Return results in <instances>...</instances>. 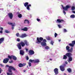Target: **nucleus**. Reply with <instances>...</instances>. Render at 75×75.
Masks as SVG:
<instances>
[{"label":"nucleus","instance_id":"obj_1","mask_svg":"<svg viewBox=\"0 0 75 75\" xmlns=\"http://www.w3.org/2000/svg\"><path fill=\"white\" fill-rule=\"evenodd\" d=\"M37 43H41L40 44L42 47H45L47 46V40L45 39H43L42 37L39 38L37 37Z\"/></svg>","mask_w":75,"mask_h":75},{"label":"nucleus","instance_id":"obj_2","mask_svg":"<svg viewBox=\"0 0 75 75\" xmlns=\"http://www.w3.org/2000/svg\"><path fill=\"white\" fill-rule=\"evenodd\" d=\"M25 45V43L23 42H21L19 43H18L17 47H18L19 49L21 50V49L22 48L21 47V46L22 47H24Z\"/></svg>","mask_w":75,"mask_h":75},{"label":"nucleus","instance_id":"obj_3","mask_svg":"<svg viewBox=\"0 0 75 75\" xmlns=\"http://www.w3.org/2000/svg\"><path fill=\"white\" fill-rule=\"evenodd\" d=\"M6 66L7 67H9L8 68V71L9 72H11V70L14 71H15L16 70V69L12 66H9L8 65H6Z\"/></svg>","mask_w":75,"mask_h":75},{"label":"nucleus","instance_id":"obj_4","mask_svg":"<svg viewBox=\"0 0 75 75\" xmlns=\"http://www.w3.org/2000/svg\"><path fill=\"white\" fill-rule=\"evenodd\" d=\"M62 8L63 10H65V11H67L68 10V8H70V6H69L68 5H67L65 7H64V6L63 5H62Z\"/></svg>","mask_w":75,"mask_h":75},{"label":"nucleus","instance_id":"obj_5","mask_svg":"<svg viewBox=\"0 0 75 75\" xmlns=\"http://www.w3.org/2000/svg\"><path fill=\"white\" fill-rule=\"evenodd\" d=\"M35 53L34 51L33 50H30L29 51V55H32L34 54Z\"/></svg>","mask_w":75,"mask_h":75},{"label":"nucleus","instance_id":"obj_6","mask_svg":"<svg viewBox=\"0 0 75 75\" xmlns=\"http://www.w3.org/2000/svg\"><path fill=\"white\" fill-rule=\"evenodd\" d=\"M8 16L9 18L11 19H13V13H8Z\"/></svg>","mask_w":75,"mask_h":75},{"label":"nucleus","instance_id":"obj_7","mask_svg":"<svg viewBox=\"0 0 75 75\" xmlns=\"http://www.w3.org/2000/svg\"><path fill=\"white\" fill-rule=\"evenodd\" d=\"M8 24H9V25H12V30L14 29V27L16 25H15V23H14L13 25L12 23H10V22H8Z\"/></svg>","mask_w":75,"mask_h":75},{"label":"nucleus","instance_id":"obj_8","mask_svg":"<svg viewBox=\"0 0 75 75\" xmlns=\"http://www.w3.org/2000/svg\"><path fill=\"white\" fill-rule=\"evenodd\" d=\"M9 61V59L8 58H6L3 60V62L4 64H7Z\"/></svg>","mask_w":75,"mask_h":75},{"label":"nucleus","instance_id":"obj_9","mask_svg":"<svg viewBox=\"0 0 75 75\" xmlns=\"http://www.w3.org/2000/svg\"><path fill=\"white\" fill-rule=\"evenodd\" d=\"M54 72L55 75H58V69L56 68L54 69Z\"/></svg>","mask_w":75,"mask_h":75},{"label":"nucleus","instance_id":"obj_10","mask_svg":"<svg viewBox=\"0 0 75 75\" xmlns=\"http://www.w3.org/2000/svg\"><path fill=\"white\" fill-rule=\"evenodd\" d=\"M27 37V35H26V34L25 33H24L23 34H21V35H20L19 36V37L20 38H24L25 37Z\"/></svg>","mask_w":75,"mask_h":75},{"label":"nucleus","instance_id":"obj_11","mask_svg":"<svg viewBox=\"0 0 75 75\" xmlns=\"http://www.w3.org/2000/svg\"><path fill=\"white\" fill-rule=\"evenodd\" d=\"M72 43H70L69 44V45L71 47H74V45L75 44V40L73 41L72 42Z\"/></svg>","mask_w":75,"mask_h":75},{"label":"nucleus","instance_id":"obj_12","mask_svg":"<svg viewBox=\"0 0 75 75\" xmlns=\"http://www.w3.org/2000/svg\"><path fill=\"white\" fill-rule=\"evenodd\" d=\"M72 54L70 53H67L66 54V55L68 58L72 57Z\"/></svg>","mask_w":75,"mask_h":75},{"label":"nucleus","instance_id":"obj_13","mask_svg":"<svg viewBox=\"0 0 75 75\" xmlns=\"http://www.w3.org/2000/svg\"><path fill=\"white\" fill-rule=\"evenodd\" d=\"M60 68L61 71H64L65 70L64 67L62 65L60 66Z\"/></svg>","mask_w":75,"mask_h":75},{"label":"nucleus","instance_id":"obj_14","mask_svg":"<svg viewBox=\"0 0 75 75\" xmlns=\"http://www.w3.org/2000/svg\"><path fill=\"white\" fill-rule=\"evenodd\" d=\"M4 38H0V44H1L4 42Z\"/></svg>","mask_w":75,"mask_h":75},{"label":"nucleus","instance_id":"obj_15","mask_svg":"<svg viewBox=\"0 0 75 75\" xmlns=\"http://www.w3.org/2000/svg\"><path fill=\"white\" fill-rule=\"evenodd\" d=\"M24 42L25 44L26 45V46H28V45H29V42H28L27 40H24Z\"/></svg>","mask_w":75,"mask_h":75},{"label":"nucleus","instance_id":"obj_16","mask_svg":"<svg viewBox=\"0 0 75 75\" xmlns=\"http://www.w3.org/2000/svg\"><path fill=\"white\" fill-rule=\"evenodd\" d=\"M24 24L27 23L29 24H30V22L29 21V20H28L27 19H25L24 21Z\"/></svg>","mask_w":75,"mask_h":75},{"label":"nucleus","instance_id":"obj_17","mask_svg":"<svg viewBox=\"0 0 75 75\" xmlns=\"http://www.w3.org/2000/svg\"><path fill=\"white\" fill-rule=\"evenodd\" d=\"M21 30L24 31H28V28L27 27H25L24 28L22 29Z\"/></svg>","mask_w":75,"mask_h":75},{"label":"nucleus","instance_id":"obj_18","mask_svg":"<svg viewBox=\"0 0 75 75\" xmlns=\"http://www.w3.org/2000/svg\"><path fill=\"white\" fill-rule=\"evenodd\" d=\"M57 21L58 22V23H61V22H64V21L62 19H58L57 20Z\"/></svg>","mask_w":75,"mask_h":75},{"label":"nucleus","instance_id":"obj_19","mask_svg":"<svg viewBox=\"0 0 75 75\" xmlns=\"http://www.w3.org/2000/svg\"><path fill=\"white\" fill-rule=\"evenodd\" d=\"M20 54L21 55H24V51L21 50H20Z\"/></svg>","mask_w":75,"mask_h":75},{"label":"nucleus","instance_id":"obj_20","mask_svg":"<svg viewBox=\"0 0 75 75\" xmlns=\"http://www.w3.org/2000/svg\"><path fill=\"white\" fill-rule=\"evenodd\" d=\"M40 62V60L38 59L34 60V63H38Z\"/></svg>","mask_w":75,"mask_h":75},{"label":"nucleus","instance_id":"obj_21","mask_svg":"<svg viewBox=\"0 0 75 75\" xmlns=\"http://www.w3.org/2000/svg\"><path fill=\"white\" fill-rule=\"evenodd\" d=\"M31 4L28 5V6H26L27 9V10H30V7H31Z\"/></svg>","mask_w":75,"mask_h":75},{"label":"nucleus","instance_id":"obj_22","mask_svg":"<svg viewBox=\"0 0 75 75\" xmlns=\"http://www.w3.org/2000/svg\"><path fill=\"white\" fill-rule=\"evenodd\" d=\"M12 58L13 60L15 61H16L17 60V57L15 56L12 55Z\"/></svg>","mask_w":75,"mask_h":75},{"label":"nucleus","instance_id":"obj_23","mask_svg":"<svg viewBox=\"0 0 75 75\" xmlns=\"http://www.w3.org/2000/svg\"><path fill=\"white\" fill-rule=\"evenodd\" d=\"M72 61V57H69V62L70 63V61Z\"/></svg>","mask_w":75,"mask_h":75},{"label":"nucleus","instance_id":"obj_24","mask_svg":"<svg viewBox=\"0 0 75 75\" xmlns=\"http://www.w3.org/2000/svg\"><path fill=\"white\" fill-rule=\"evenodd\" d=\"M63 59H67V56L66 55V54L63 56Z\"/></svg>","mask_w":75,"mask_h":75},{"label":"nucleus","instance_id":"obj_25","mask_svg":"<svg viewBox=\"0 0 75 75\" xmlns=\"http://www.w3.org/2000/svg\"><path fill=\"white\" fill-rule=\"evenodd\" d=\"M28 2H25L24 4V6L25 7H27L28 5Z\"/></svg>","mask_w":75,"mask_h":75},{"label":"nucleus","instance_id":"obj_26","mask_svg":"<svg viewBox=\"0 0 75 75\" xmlns=\"http://www.w3.org/2000/svg\"><path fill=\"white\" fill-rule=\"evenodd\" d=\"M12 57H13V55H11V56L10 55H8V58H9L10 59H12Z\"/></svg>","mask_w":75,"mask_h":75},{"label":"nucleus","instance_id":"obj_27","mask_svg":"<svg viewBox=\"0 0 75 75\" xmlns=\"http://www.w3.org/2000/svg\"><path fill=\"white\" fill-rule=\"evenodd\" d=\"M67 71H68L69 72H71L72 71V70L70 68H69L67 69Z\"/></svg>","mask_w":75,"mask_h":75},{"label":"nucleus","instance_id":"obj_28","mask_svg":"<svg viewBox=\"0 0 75 75\" xmlns=\"http://www.w3.org/2000/svg\"><path fill=\"white\" fill-rule=\"evenodd\" d=\"M70 17L71 18H75V15H74V14L71 15L70 16Z\"/></svg>","mask_w":75,"mask_h":75},{"label":"nucleus","instance_id":"obj_29","mask_svg":"<svg viewBox=\"0 0 75 75\" xmlns=\"http://www.w3.org/2000/svg\"><path fill=\"white\" fill-rule=\"evenodd\" d=\"M18 66L19 67H23V64L21 63H20L19 64Z\"/></svg>","mask_w":75,"mask_h":75},{"label":"nucleus","instance_id":"obj_30","mask_svg":"<svg viewBox=\"0 0 75 75\" xmlns=\"http://www.w3.org/2000/svg\"><path fill=\"white\" fill-rule=\"evenodd\" d=\"M45 49L46 50H48L50 49V47H49L48 46H47L45 47Z\"/></svg>","mask_w":75,"mask_h":75},{"label":"nucleus","instance_id":"obj_31","mask_svg":"<svg viewBox=\"0 0 75 75\" xmlns=\"http://www.w3.org/2000/svg\"><path fill=\"white\" fill-rule=\"evenodd\" d=\"M70 48L68 46H67L66 47V49L67 51H68Z\"/></svg>","mask_w":75,"mask_h":75},{"label":"nucleus","instance_id":"obj_32","mask_svg":"<svg viewBox=\"0 0 75 75\" xmlns=\"http://www.w3.org/2000/svg\"><path fill=\"white\" fill-rule=\"evenodd\" d=\"M5 32L6 33H10V32L8 31V30H5Z\"/></svg>","mask_w":75,"mask_h":75},{"label":"nucleus","instance_id":"obj_33","mask_svg":"<svg viewBox=\"0 0 75 75\" xmlns=\"http://www.w3.org/2000/svg\"><path fill=\"white\" fill-rule=\"evenodd\" d=\"M34 60H32L31 59H30V60H29V62H33L34 63Z\"/></svg>","mask_w":75,"mask_h":75},{"label":"nucleus","instance_id":"obj_34","mask_svg":"<svg viewBox=\"0 0 75 75\" xmlns=\"http://www.w3.org/2000/svg\"><path fill=\"white\" fill-rule=\"evenodd\" d=\"M18 17L19 18H21L22 17V15L21 14H19L18 15Z\"/></svg>","mask_w":75,"mask_h":75},{"label":"nucleus","instance_id":"obj_35","mask_svg":"<svg viewBox=\"0 0 75 75\" xmlns=\"http://www.w3.org/2000/svg\"><path fill=\"white\" fill-rule=\"evenodd\" d=\"M68 52H71V53L72 52V51L71 50V49H69L68 50Z\"/></svg>","mask_w":75,"mask_h":75},{"label":"nucleus","instance_id":"obj_36","mask_svg":"<svg viewBox=\"0 0 75 75\" xmlns=\"http://www.w3.org/2000/svg\"><path fill=\"white\" fill-rule=\"evenodd\" d=\"M75 6H73L71 7V10H75Z\"/></svg>","mask_w":75,"mask_h":75},{"label":"nucleus","instance_id":"obj_37","mask_svg":"<svg viewBox=\"0 0 75 75\" xmlns=\"http://www.w3.org/2000/svg\"><path fill=\"white\" fill-rule=\"evenodd\" d=\"M16 37H19V35H20V34L19 33H16Z\"/></svg>","mask_w":75,"mask_h":75},{"label":"nucleus","instance_id":"obj_38","mask_svg":"<svg viewBox=\"0 0 75 75\" xmlns=\"http://www.w3.org/2000/svg\"><path fill=\"white\" fill-rule=\"evenodd\" d=\"M28 66L29 67H31V63L30 62H29L28 63Z\"/></svg>","mask_w":75,"mask_h":75},{"label":"nucleus","instance_id":"obj_39","mask_svg":"<svg viewBox=\"0 0 75 75\" xmlns=\"http://www.w3.org/2000/svg\"><path fill=\"white\" fill-rule=\"evenodd\" d=\"M9 63H10V64H11V63H13V61L11 60V61H9Z\"/></svg>","mask_w":75,"mask_h":75},{"label":"nucleus","instance_id":"obj_40","mask_svg":"<svg viewBox=\"0 0 75 75\" xmlns=\"http://www.w3.org/2000/svg\"><path fill=\"white\" fill-rule=\"evenodd\" d=\"M58 35V34H57L56 33H54V37H57V36Z\"/></svg>","mask_w":75,"mask_h":75},{"label":"nucleus","instance_id":"obj_41","mask_svg":"<svg viewBox=\"0 0 75 75\" xmlns=\"http://www.w3.org/2000/svg\"><path fill=\"white\" fill-rule=\"evenodd\" d=\"M23 66L24 67V66H25V65H26V63H24L23 64H22Z\"/></svg>","mask_w":75,"mask_h":75},{"label":"nucleus","instance_id":"obj_42","mask_svg":"<svg viewBox=\"0 0 75 75\" xmlns=\"http://www.w3.org/2000/svg\"><path fill=\"white\" fill-rule=\"evenodd\" d=\"M58 27H59V28H61L62 27V26H61V25H58Z\"/></svg>","mask_w":75,"mask_h":75},{"label":"nucleus","instance_id":"obj_43","mask_svg":"<svg viewBox=\"0 0 75 75\" xmlns=\"http://www.w3.org/2000/svg\"><path fill=\"white\" fill-rule=\"evenodd\" d=\"M51 44L52 45H53V44H54V42L53 41H52L51 42Z\"/></svg>","mask_w":75,"mask_h":75},{"label":"nucleus","instance_id":"obj_44","mask_svg":"<svg viewBox=\"0 0 75 75\" xmlns=\"http://www.w3.org/2000/svg\"><path fill=\"white\" fill-rule=\"evenodd\" d=\"M63 12L64 15H65V14H66V12H65V11H63Z\"/></svg>","mask_w":75,"mask_h":75},{"label":"nucleus","instance_id":"obj_45","mask_svg":"<svg viewBox=\"0 0 75 75\" xmlns=\"http://www.w3.org/2000/svg\"><path fill=\"white\" fill-rule=\"evenodd\" d=\"M64 32L65 33H66V32H67V30H66V29H64Z\"/></svg>","mask_w":75,"mask_h":75},{"label":"nucleus","instance_id":"obj_46","mask_svg":"<svg viewBox=\"0 0 75 75\" xmlns=\"http://www.w3.org/2000/svg\"><path fill=\"white\" fill-rule=\"evenodd\" d=\"M17 41H18V42L20 41V39L19 38H18L17 40Z\"/></svg>","mask_w":75,"mask_h":75},{"label":"nucleus","instance_id":"obj_47","mask_svg":"<svg viewBox=\"0 0 75 75\" xmlns=\"http://www.w3.org/2000/svg\"><path fill=\"white\" fill-rule=\"evenodd\" d=\"M0 29L2 31H3V28H2V27L0 28Z\"/></svg>","mask_w":75,"mask_h":75},{"label":"nucleus","instance_id":"obj_48","mask_svg":"<svg viewBox=\"0 0 75 75\" xmlns=\"http://www.w3.org/2000/svg\"><path fill=\"white\" fill-rule=\"evenodd\" d=\"M37 20L38 21H40V19L37 18Z\"/></svg>","mask_w":75,"mask_h":75},{"label":"nucleus","instance_id":"obj_49","mask_svg":"<svg viewBox=\"0 0 75 75\" xmlns=\"http://www.w3.org/2000/svg\"><path fill=\"white\" fill-rule=\"evenodd\" d=\"M0 66L2 67H4V65H3L2 64H0Z\"/></svg>","mask_w":75,"mask_h":75},{"label":"nucleus","instance_id":"obj_50","mask_svg":"<svg viewBox=\"0 0 75 75\" xmlns=\"http://www.w3.org/2000/svg\"><path fill=\"white\" fill-rule=\"evenodd\" d=\"M11 73L9 74L10 75H13V73L12 72V70H11V72H9Z\"/></svg>","mask_w":75,"mask_h":75},{"label":"nucleus","instance_id":"obj_51","mask_svg":"<svg viewBox=\"0 0 75 75\" xmlns=\"http://www.w3.org/2000/svg\"><path fill=\"white\" fill-rule=\"evenodd\" d=\"M26 59L27 60H28V59H29V58H28V56L26 57Z\"/></svg>","mask_w":75,"mask_h":75},{"label":"nucleus","instance_id":"obj_52","mask_svg":"<svg viewBox=\"0 0 75 75\" xmlns=\"http://www.w3.org/2000/svg\"><path fill=\"white\" fill-rule=\"evenodd\" d=\"M1 71H2V70L0 68V74H1Z\"/></svg>","mask_w":75,"mask_h":75},{"label":"nucleus","instance_id":"obj_53","mask_svg":"<svg viewBox=\"0 0 75 75\" xmlns=\"http://www.w3.org/2000/svg\"><path fill=\"white\" fill-rule=\"evenodd\" d=\"M0 33L2 34L3 33V31L2 30H0Z\"/></svg>","mask_w":75,"mask_h":75},{"label":"nucleus","instance_id":"obj_54","mask_svg":"<svg viewBox=\"0 0 75 75\" xmlns=\"http://www.w3.org/2000/svg\"><path fill=\"white\" fill-rule=\"evenodd\" d=\"M70 50H71L72 51L73 50V47H72L71 48V49H70Z\"/></svg>","mask_w":75,"mask_h":75},{"label":"nucleus","instance_id":"obj_55","mask_svg":"<svg viewBox=\"0 0 75 75\" xmlns=\"http://www.w3.org/2000/svg\"><path fill=\"white\" fill-rule=\"evenodd\" d=\"M26 50L27 52V51H28V49H26Z\"/></svg>","mask_w":75,"mask_h":75},{"label":"nucleus","instance_id":"obj_56","mask_svg":"<svg viewBox=\"0 0 75 75\" xmlns=\"http://www.w3.org/2000/svg\"><path fill=\"white\" fill-rule=\"evenodd\" d=\"M7 75H10V73H7Z\"/></svg>","mask_w":75,"mask_h":75},{"label":"nucleus","instance_id":"obj_57","mask_svg":"<svg viewBox=\"0 0 75 75\" xmlns=\"http://www.w3.org/2000/svg\"><path fill=\"white\" fill-rule=\"evenodd\" d=\"M72 13H74V14H75V11H72Z\"/></svg>","mask_w":75,"mask_h":75},{"label":"nucleus","instance_id":"obj_58","mask_svg":"<svg viewBox=\"0 0 75 75\" xmlns=\"http://www.w3.org/2000/svg\"><path fill=\"white\" fill-rule=\"evenodd\" d=\"M50 61H52V59H50Z\"/></svg>","mask_w":75,"mask_h":75},{"label":"nucleus","instance_id":"obj_59","mask_svg":"<svg viewBox=\"0 0 75 75\" xmlns=\"http://www.w3.org/2000/svg\"><path fill=\"white\" fill-rule=\"evenodd\" d=\"M61 40H59V42H61Z\"/></svg>","mask_w":75,"mask_h":75},{"label":"nucleus","instance_id":"obj_60","mask_svg":"<svg viewBox=\"0 0 75 75\" xmlns=\"http://www.w3.org/2000/svg\"><path fill=\"white\" fill-rule=\"evenodd\" d=\"M23 72H25V70H23Z\"/></svg>","mask_w":75,"mask_h":75},{"label":"nucleus","instance_id":"obj_61","mask_svg":"<svg viewBox=\"0 0 75 75\" xmlns=\"http://www.w3.org/2000/svg\"><path fill=\"white\" fill-rule=\"evenodd\" d=\"M64 75H67V74H64Z\"/></svg>","mask_w":75,"mask_h":75},{"label":"nucleus","instance_id":"obj_62","mask_svg":"<svg viewBox=\"0 0 75 75\" xmlns=\"http://www.w3.org/2000/svg\"><path fill=\"white\" fill-rule=\"evenodd\" d=\"M48 40H50V38H49Z\"/></svg>","mask_w":75,"mask_h":75},{"label":"nucleus","instance_id":"obj_63","mask_svg":"<svg viewBox=\"0 0 75 75\" xmlns=\"http://www.w3.org/2000/svg\"><path fill=\"white\" fill-rule=\"evenodd\" d=\"M14 0V1H16V0Z\"/></svg>","mask_w":75,"mask_h":75},{"label":"nucleus","instance_id":"obj_64","mask_svg":"<svg viewBox=\"0 0 75 75\" xmlns=\"http://www.w3.org/2000/svg\"><path fill=\"white\" fill-rule=\"evenodd\" d=\"M3 75V74H1V75Z\"/></svg>","mask_w":75,"mask_h":75}]
</instances>
